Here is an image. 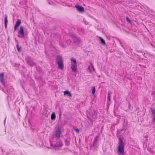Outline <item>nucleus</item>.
I'll return each mask as SVG.
<instances>
[{"instance_id": "1a4fd4ad", "label": "nucleus", "mask_w": 155, "mask_h": 155, "mask_svg": "<svg viewBox=\"0 0 155 155\" xmlns=\"http://www.w3.org/2000/svg\"><path fill=\"white\" fill-rule=\"evenodd\" d=\"M77 64L71 63V69L73 72H76L77 71Z\"/></svg>"}, {"instance_id": "f8f14e48", "label": "nucleus", "mask_w": 155, "mask_h": 155, "mask_svg": "<svg viewBox=\"0 0 155 155\" xmlns=\"http://www.w3.org/2000/svg\"><path fill=\"white\" fill-rule=\"evenodd\" d=\"M61 133V130L58 129L56 131L55 134V137H56L59 138L60 137V134Z\"/></svg>"}, {"instance_id": "2eb2a0df", "label": "nucleus", "mask_w": 155, "mask_h": 155, "mask_svg": "<svg viewBox=\"0 0 155 155\" xmlns=\"http://www.w3.org/2000/svg\"><path fill=\"white\" fill-rule=\"evenodd\" d=\"M56 116L54 112H53L51 115V119L52 120H54L55 119Z\"/></svg>"}, {"instance_id": "a878e982", "label": "nucleus", "mask_w": 155, "mask_h": 155, "mask_svg": "<svg viewBox=\"0 0 155 155\" xmlns=\"http://www.w3.org/2000/svg\"><path fill=\"white\" fill-rule=\"evenodd\" d=\"M131 107V105L130 103H129V106H128L129 108L130 109Z\"/></svg>"}, {"instance_id": "393cba45", "label": "nucleus", "mask_w": 155, "mask_h": 155, "mask_svg": "<svg viewBox=\"0 0 155 155\" xmlns=\"http://www.w3.org/2000/svg\"><path fill=\"white\" fill-rule=\"evenodd\" d=\"M74 129L77 133H78L79 131V129L75 128Z\"/></svg>"}, {"instance_id": "20e7f679", "label": "nucleus", "mask_w": 155, "mask_h": 155, "mask_svg": "<svg viewBox=\"0 0 155 155\" xmlns=\"http://www.w3.org/2000/svg\"><path fill=\"white\" fill-rule=\"evenodd\" d=\"M63 145V144L60 140L58 139L56 143H51V147H61Z\"/></svg>"}, {"instance_id": "a211bd4d", "label": "nucleus", "mask_w": 155, "mask_h": 155, "mask_svg": "<svg viewBox=\"0 0 155 155\" xmlns=\"http://www.w3.org/2000/svg\"><path fill=\"white\" fill-rule=\"evenodd\" d=\"M99 38L101 41V43L104 45H105L106 43L104 40L101 37H99Z\"/></svg>"}, {"instance_id": "bb28decb", "label": "nucleus", "mask_w": 155, "mask_h": 155, "mask_svg": "<svg viewBox=\"0 0 155 155\" xmlns=\"http://www.w3.org/2000/svg\"><path fill=\"white\" fill-rule=\"evenodd\" d=\"M153 122H154L155 121V116L153 117Z\"/></svg>"}, {"instance_id": "6e6552de", "label": "nucleus", "mask_w": 155, "mask_h": 155, "mask_svg": "<svg viewBox=\"0 0 155 155\" xmlns=\"http://www.w3.org/2000/svg\"><path fill=\"white\" fill-rule=\"evenodd\" d=\"M4 74L3 73H0V82L4 86L5 85V83L4 79Z\"/></svg>"}, {"instance_id": "dca6fc26", "label": "nucleus", "mask_w": 155, "mask_h": 155, "mask_svg": "<svg viewBox=\"0 0 155 155\" xmlns=\"http://www.w3.org/2000/svg\"><path fill=\"white\" fill-rule=\"evenodd\" d=\"M64 95L67 94L69 97H71L72 96V95L71 93L68 90L64 91Z\"/></svg>"}, {"instance_id": "423d86ee", "label": "nucleus", "mask_w": 155, "mask_h": 155, "mask_svg": "<svg viewBox=\"0 0 155 155\" xmlns=\"http://www.w3.org/2000/svg\"><path fill=\"white\" fill-rule=\"evenodd\" d=\"M25 36L24 31V28L23 26H21L19 31L18 32V36L19 37H24Z\"/></svg>"}, {"instance_id": "b1692460", "label": "nucleus", "mask_w": 155, "mask_h": 155, "mask_svg": "<svg viewBox=\"0 0 155 155\" xmlns=\"http://www.w3.org/2000/svg\"><path fill=\"white\" fill-rule=\"evenodd\" d=\"M126 21H127V22L130 23H131V21L128 17H126Z\"/></svg>"}, {"instance_id": "5701e85b", "label": "nucleus", "mask_w": 155, "mask_h": 155, "mask_svg": "<svg viewBox=\"0 0 155 155\" xmlns=\"http://www.w3.org/2000/svg\"><path fill=\"white\" fill-rule=\"evenodd\" d=\"M152 114L155 115V109H151Z\"/></svg>"}, {"instance_id": "6ab92c4d", "label": "nucleus", "mask_w": 155, "mask_h": 155, "mask_svg": "<svg viewBox=\"0 0 155 155\" xmlns=\"http://www.w3.org/2000/svg\"><path fill=\"white\" fill-rule=\"evenodd\" d=\"M92 90V94L93 95L95 92V87H93L91 89Z\"/></svg>"}, {"instance_id": "9d476101", "label": "nucleus", "mask_w": 155, "mask_h": 155, "mask_svg": "<svg viewBox=\"0 0 155 155\" xmlns=\"http://www.w3.org/2000/svg\"><path fill=\"white\" fill-rule=\"evenodd\" d=\"M21 22L20 20H18L15 25V26L14 27V31L15 32L16 29L18 28V27L20 25Z\"/></svg>"}, {"instance_id": "cd10ccee", "label": "nucleus", "mask_w": 155, "mask_h": 155, "mask_svg": "<svg viewBox=\"0 0 155 155\" xmlns=\"http://www.w3.org/2000/svg\"><path fill=\"white\" fill-rule=\"evenodd\" d=\"M8 41H9V37L8 36Z\"/></svg>"}, {"instance_id": "f03ea898", "label": "nucleus", "mask_w": 155, "mask_h": 155, "mask_svg": "<svg viewBox=\"0 0 155 155\" xmlns=\"http://www.w3.org/2000/svg\"><path fill=\"white\" fill-rule=\"evenodd\" d=\"M56 61L58 65V68L62 70L64 68L63 64V59L61 56L57 55L56 57Z\"/></svg>"}, {"instance_id": "0eeeda50", "label": "nucleus", "mask_w": 155, "mask_h": 155, "mask_svg": "<svg viewBox=\"0 0 155 155\" xmlns=\"http://www.w3.org/2000/svg\"><path fill=\"white\" fill-rule=\"evenodd\" d=\"M99 137V135H98L95 138L93 144V146L95 147H97L98 145L97 144L98 139Z\"/></svg>"}, {"instance_id": "4be33fe9", "label": "nucleus", "mask_w": 155, "mask_h": 155, "mask_svg": "<svg viewBox=\"0 0 155 155\" xmlns=\"http://www.w3.org/2000/svg\"><path fill=\"white\" fill-rule=\"evenodd\" d=\"M71 61L74 62V63H73L77 64L76 60L75 59L73 58H72L71 59Z\"/></svg>"}, {"instance_id": "c756f323", "label": "nucleus", "mask_w": 155, "mask_h": 155, "mask_svg": "<svg viewBox=\"0 0 155 155\" xmlns=\"http://www.w3.org/2000/svg\"><path fill=\"white\" fill-rule=\"evenodd\" d=\"M104 126H102V128H101V131H102V130L103 129Z\"/></svg>"}, {"instance_id": "ddd939ff", "label": "nucleus", "mask_w": 155, "mask_h": 155, "mask_svg": "<svg viewBox=\"0 0 155 155\" xmlns=\"http://www.w3.org/2000/svg\"><path fill=\"white\" fill-rule=\"evenodd\" d=\"M90 64L91 66H88V70L89 71L90 73H91L93 71H94V69L92 64Z\"/></svg>"}, {"instance_id": "f257e3e1", "label": "nucleus", "mask_w": 155, "mask_h": 155, "mask_svg": "<svg viewBox=\"0 0 155 155\" xmlns=\"http://www.w3.org/2000/svg\"><path fill=\"white\" fill-rule=\"evenodd\" d=\"M118 143L119 145L118 147V151L119 153V155H125L124 152V143L121 138H119Z\"/></svg>"}, {"instance_id": "9b49d317", "label": "nucleus", "mask_w": 155, "mask_h": 155, "mask_svg": "<svg viewBox=\"0 0 155 155\" xmlns=\"http://www.w3.org/2000/svg\"><path fill=\"white\" fill-rule=\"evenodd\" d=\"M75 7L78 11L80 12H83L84 11V8L83 7L79 5H76Z\"/></svg>"}, {"instance_id": "f3484780", "label": "nucleus", "mask_w": 155, "mask_h": 155, "mask_svg": "<svg viewBox=\"0 0 155 155\" xmlns=\"http://www.w3.org/2000/svg\"><path fill=\"white\" fill-rule=\"evenodd\" d=\"M5 27L6 28L8 22V20H7V15H5Z\"/></svg>"}, {"instance_id": "c85d7f7f", "label": "nucleus", "mask_w": 155, "mask_h": 155, "mask_svg": "<svg viewBox=\"0 0 155 155\" xmlns=\"http://www.w3.org/2000/svg\"><path fill=\"white\" fill-rule=\"evenodd\" d=\"M15 41H16V42H17V44H18V40H17L15 39Z\"/></svg>"}, {"instance_id": "39448f33", "label": "nucleus", "mask_w": 155, "mask_h": 155, "mask_svg": "<svg viewBox=\"0 0 155 155\" xmlns=\"http://www.w3.org/2000/svg\"><path fill=\"white\" fill-rule=\"evenodd\" d=\"M25 60L27 64L31 67L35 65V63L32 61V60L29 57L26 58Z\"/></svg>"}, {"instance_id": "2f4dec72", "label": "nucleus", "mask_w": 155, "mask_h": 155, "mask_svg": "<svg viewBox=\"0 0 155 155\" xmlns=\"http://www.w3.org/2000/svg\"><path fill=\"white\" fill-rule=\"evenodd\" d=\"M119 132H120V131H119V130H118V133H119Z\"/></svg>"}, {"instance_id": "7c9ffc66", "label": "nucleus", "mask_w": 155, "mask_h": 155, "mask_svg": "<svg viewBox=\"0 0 155 155\" xmlns=\"http://www.w3.org/2000/svg\"><path fill=\"white\" fill-rule=\"evenodd\" d=\"M4 124H5V120H4Z\"/></svg>"}, {"instance_id": "412c9836", "label": "nucleus", "mask_w": 155, "mask_h": 155, "mask_svg": "<svg viewBox=\"0 0 155 155\" xmlns=\"http://www.w3.org/2000/svg\"><path fill=\"white\" fill-rule=\"evenodd\" d=\"M107 99L108 101L110 102V92H109L107 96Z\"/></svg>"}, {"instance_id": "aec40b11", "label": "nucleus", "mask_w": 155, "mask_h": 155, "mask_svg": "<svg viewBox=\"0 0 155 155\" xmlns=\"http://www.w3.org/2000/svg\"><path fill=\"white\" fill-rule=\"evenodd\" d=\"M16 47L18 51L19 52H20L21 51V47H19L18 44H17V45Z\"/></svg>"}, {"instance_id": "4468645a", "label": "nucleus", "mask_w": 155, "mask_h": 155, "mask_svg": "<svg viewBox=\"0 0 155 155\" xmlns=\"http://www.w3.org/2000/svg\"><path fill=\"white\" fill-rule=\"evenodd\" d=\"M70 137H68L65 140V144L67 146H68L70 143Z\"/></svg>"}, {"instance_id": "7ed1b4c3", "label": "nucleus", "mask_w": 155, "mask_h": 155, "mask_svg": "<svg viewBox=\"0 0 155 155\" xmlns=\"http://www.w3.org/2000/svg\"><path fill=\"white\" fill-rule=\"evenodd\" d=\"M87 117L91 121L93 120L94 118H95L96 115L95 114V111L94 110H91L88 114H87Z\"/></svg>"}]
</instances>
